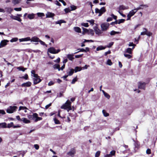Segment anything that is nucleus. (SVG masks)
Listing matches in <instances>:
<instances>
[{
  "mask_svg": "<svg viewBox=\"0 0 157 157\" xmlns=\"http://www.w3.org/2000/svg\"><path fill=\"white\" fill-rule=\"evenodd\" d=\"M78 50H79V51H78L77 52H75L74 54H76L77 53L80 52H84V51H85V49H83V48H81V49H78Z\"/></svg>",
  "mask_w": 157,
  "mask_h": 157,
  "instance_id": "obj_52",
  "label": "nucleus"
},
{
  "mask_svg": "<svg viewBox=\"0 0 157 157\" xmlns=\"http://www.w3.org/2000/svg\"><path fill=\"white\" fill-rule=\"evenodd\" d=\"M111 53V51L110 50H109L108 51L106 52L105 53L104 55L105 56H107L108 54Z\"/></svg>",
  "mask_w": 157,
  "mask_h": 157,
  "instance_id": "obj_63",
  "label": "nucleus"
},
{
  "mask_svg": "<svg viewBox=\"0 0 157 157\" xmlns=\"http://www.w3.org/2000/svg\"><path fill=\"white\" fill-rule=\"evenodd\" d=\"M35 14L32 13L31 14H29L28 15L27 17L29 19L31 20L34 19V18Z\"/></svg>",
  "mask_w": 157,
  "mask_h": 157,
  "instance_id": "obj_20",
  "label": "nucleus"
},
{
  "mask_svg": "<svg viewBox=\"0 0 157 157\" xmlns=\"http://www.w3.org/2000/svg\"><path fill=\"white\" fill-rule=\"evenodd\" d=\"M111 16L112 17H113L114 19L116 20V21H115L112 22L111 23V25L117 24H118L117 21L116 20L117 18V16L114 15L113 14H111Z\"/></svg>",
  "mask_w": 157,
  "mask_h": 157,
  "instance_id": "obj_13",
  "label": "nucleus"
},
{
  "mask_svg": "<svg viewBox=\"0 0 157 157\" xmlns=\"http://www.w3.org/2000/svg\"><path fill=\"white\" fill-rule=\"evenodd\" d=\"M136 11L134 10V9L133 10H132L131 11H130L128 14L131 16H133L135 13H136Z\"/></svg>",
  "mask_w": 157,
  "mask_h": 157,
  "instance_id": "obj_28",
  "label": "nucleus"
},
{
  "mask_svg": "<svg viewBox=\"0 0 157 157\" xmlns=\"http://www.w3.org/2000/svg\"><path fill=\"white\" fill-rule=\"evenodd\" d=\"M113 42H111L108 45L105 46V47H106V48H110L113 45Z\"/></svg>",
  "mask_w": 157,
  "mask_h": 157,
  "instance_id": "obj_39",
  "label": "nucleus"
},
{
  "mask_svg": "<svg viewBox=\"0 0 157 157\" xmlns=\"http://www.w3.org/2000/svg\"><path fill=\"white\" fill-rule=\"evenodd\" d=\"M64 10L65 12L66 13H68L70 12L71 11V10L69 8H66L64 9Z\"/></svg>",
  "mask_w": 157,
  "mask_h": 157,
  "instance_id": "obj_45",
  "label": "nucleus"
},
{
  "mask_svg": "<svg viewBox=\"0 0 157 157\" xmlns=\"http://www.w3.org/2000/svg\"><path fill=\"white\" fill-rule=\"evenodd\" d=\"M21 78L25 79H28V77L27 74H26L24 76H22L21 77Z\"/></svg>",
  "mask_w": 157,
  "mask_h": 157,
  "instance_id": "obj_56",
  "label": "nucleus"
},
{
  "mask_svg": "<svg viewBox=\"0 0 157 157\" xmlns=\"http://www.w3.org/2000/svg\"><path fill=\"white\" fill-rule=\"evenodd\" d=\"M71 102L69 100H67L66 102L61 107V108L67 110L68 112L72 109L71 107Z\"/></svg>",
  "mask_w": 157,
  "mask_h": 157,
  "instance_id": "obj_1",
  "label": "nucleus"
},
{
  "mask_svg": "<svg viewBox=\"0 0 157 157\" xmlns=\"http://www.w3.org/2000/svg\"><path fill=\"white\" fill-rule=\"evenodd\" d=\"M60 51V50L58 49L56 50L55 48L53 47H50L48 49V52L52 54H55L58 53Z\"/></svg>",
  "mask_w": 157,
  "mask_h": 157,
  "instance_id": "obj_4",
  "label": "nucleus"
},
{
  "mask_svg": "<svg viewBox=\"0 0 157 157\" xmlns=\"http://www.w3.org/2000/svg\"><path fill=\"white\" fill-rule=\"evenodd\" d=\"M54 67L55 69H58L59 71L60 70V66L59 64H55L54 66Z\"/></svg>",
  "mask_w": 157,
  "mask_h": 157,
  "instance_id": "obj_34",
  "label": "nucleus"
},
{
  "mask_svg": "<svg viewBox=\"0 0 157 157\" xmlns=\"http://www.w3.org/2000/svg\"><path fill=\"white\" fill-rule=\"evenodd\" d=\"M7 128L6 124V123L4 122L0 123V128Z\"/></svg>",
  "mask_w": 157,
  "mask_h": 157,
  "instance_id": "obj_27",
  "label": "nucleus"
},
{
  "mask_svg": "<svg viewBox=\"0 0 157 157\" xmlns=\"http://www.w3.org/2000/svg\"><path fill=\"white\" fill-rule=\"evenodd\" d=\"M109 24L107 23H105L102 24L101 25V27L102 31H104L106 30L109 28Z\"/></svg>",
  "mask_w": 157,
  "mask_h": 157,
  "instance_id": "obj_5",
  "label": "nucleus"
},
{
  "mask_svg": "<svg viewBox=\"0 0 157 157\" xmlns=\"http://www.w3.org/2000/svg\"><path fill=\"white\" fill-rule=\"evenodd\" d=\"M46 17L47 18L52 17L55 16V14L53 13L48 12L46 14Z\"/></svg>",
  "mask_w": 157,
  "mask_h": 157,
  "instance_id": "obj_16",
  "label": "nucleus"
},
{
  "mask_svg": "<svg viewBox=\"0 0 157 157\" xmlns=\"http://www.w3.org/2000/svg\"><path fill=\"white\" fill-rule=\"evenodd\" d=\"M119 32H116L114 31H112L110 32V34L111 36L114 35L116 34H119Z\"/></svg>",
  "mask_w": 157,
  "mask_h": 157,
  "instance_id": "obj_31",
  "label": "nucleus"
},
{
  "mask_svg": "<svg viewBox=\"0 0 157 157\" xmlns=\"http://www.w3.org/2000/svg\"><path fill=\"white\" fill-rule=\"evenodd\" d=\"M17 107L15 106H10L6 109V112L9 113H12L15 112Z\"/></svg>",
  "mask_w": 157,
  "mask_h": 157,
  "instance_id": "obj_3",
  "label": "nucleus"
},
{
  "mask_svg": "<svg viewBox=\"0 0 157 157\" xmlns=\"http://www.w3.org/2000/svg\"><path fill=\"white\" fill-rule=\"evenodd\" d=\"M0 114H6V113L4 110H0Z\"/></svg>",
  "mask_w": 157,
  "mask_h": 157,
  "instance_id": "obj_64",
  "label": "nucleus"
},
{
  "mask_svg": "<svg viewBox=\"0 0 157 157\" xmlns=\"http://www.w3.org/2000/svg\"><path fill=\"white\" fill-rule=\"evenodd\" d=\"M14 10L16 11H21L22 9L21 7L15 8L14 9Z\"/></svg>",
  "mask_w": 157,
  "mask_h": 157,
  "instance_id": "obj_55",
  "label": "nucleus"
},
{
  "mask_svg": "<svg viewBox=\"0 0 157 157\" xmlns=\"http://www.w3.org/2000/svg\"><path fill=\"white\" fill-rule=\"evenodd\" d=\"M81 25H82L86 27H87L89 26V25L87 23H82L81 24Z\"/></svg>",
  "mask_w": 157,
  "mask_h": 157,
  "instance_id": "obj_48",
  "label": "nucleus"
},
{
  "mask_svg": "<svg viewBox=\"0 0 157 157\" xmlns=\"http://www.w3.org/2000/svg\"><path fill=\"white\" fill-rule=\"evenodd\" d=\"M134 48V47H133L132 49L128 48L126 49L125 52L128 53L129 54H132V49H133Z\"/></svg>",
  "mask_w": 157,
  "mask_h": 157,
  "instance_id": "obj_18",
  "label": "nucleus"
},
{
  "mask_svg": "<svg viewBox=\"0 0 157 157\" xmlns=\"http://www.w3.org/2000/svg\"><path fill=\"white\" fill-rule=\"evenodd\" d=\"M102 112L104 116L105 117H108L109 115V114L107 113L105 110H103Z\"/></svg>",
  "mask_w": 157,
  "mask_h": 157,
  "instance_id": "obj_32",
  "label": "nucleus"
},
{
  "mask_svg": "<svg viewBox=\"0 0 157 157\" xmlns=\"http://www.w3.org/2000/svg\"><path fill=\"white\" fill-rule=\"evenodd\" d=\"M27 108L25 106H20L19 108V109H18V111H20L21 110H24V109H27Z\"/></svg>",
  "mask_w": 157,
  "mask_h": 157,
  "instance_id": "obj_40",
  "label": "nucleus"
},
{
  "mask_svg": "<svg viewBox=\"0 0 157 157\" xmlns=\"http://www.w3.org/2000/svg\"><path fill=\"white\" fill-rule=\"evenodd\" d=\"M74 70L73 69L69 68L67 72V73L68 76H71L73 75L74 73Z\"/></svg>",
  "mask_w": 157,
  "mask_h": 157,
  "instance_id": "obj_10",
  "label": "nucleus"
},
{
  "mask_svg": "<svg viewBox=\"0 0 157 157\" xmlns=\"http://www.w3.org/2000/svg\"><path fill=\"white\" fill-rule=\"evenodd\" d=\"M141 7H147V5H141L139 7H137L136 8H135L134 9V10L136 11V12L137 11V10L142 9V8Z\"/></svg>",
  "mask_w": 157,
  "mask_h": 157,
  "instance_id": "obj_19",
  "label": "nucleus"
},
{
  "mask_svg": "<svg viewBox=\"0 0 157 157\" xmlns=\"http://www.w3.org/2000/svg\"><path fill=\"white\" fill-rule=\"evenodd\" d=\"M31 83L30 82H28L25 83H24L22 84L21 85L22 87H29L31 86Z\"/></svg>",
  "mask_w": 157,
  "mask_h": 157,
  "instance_id": "obj_12",
  "label": "nucleus"
},
{
  "mask_svg": "<svg viewBox=\"0 0 157 157\" xmlns=\"http://www.w3.org/2000/svg\"><path fill=\"white\" fill-rule=\"evenodd\" d=\"M152 34V33L149 31H148L146 29V35L148 36H151Z\"/></svg>",
  "mask_w": 157,
  "mask_h": 157,
  "instance_id": "obj_35",
  "label": "nucleus"
},
{
  "mask_svg": "<svg viewBox=\"0 0 157 157\" xmlns=\"http://www.w3.org/2000/svg\"><path fill=\"white\" fill-rule=\"evenodd\" d=\"M38 42H39L41 45H45L47 46V45L45 44V43L40 40H39Z\"/></svg>",
  "mask_w": 157,
  "mask_h": 157,
  "instance_id": "obj_54",
  "label": "nucleus"
},
{
  "mask_svg": "<svg viewBox=\"0 0 157 157\" xmlns=\"http://www.w3.org/2000/svg\"><path fill=\"white\" fill-rule=\"evenodd\" d=\"M37 14L38 16L39 17H42L45 16L44 13H38Z\"/></svg>",
  "mask_w": 157,
  "mask_h": 157,
  "instance_id": "obj_33",
  "label": "nucleus"
},
{
  "mask_svg": "<svg viewBox=\"0 0 157 157\" xmlns=\"http://www.w3.org/2000/svg\"><path fill=\"white\" fill-rule=\"evenodd\" d=\"M106 48V47H104L102 45H100L98 47L96 48V50L98 51L102 50L105 49Z\"/></svg>",
  "mask_w": 157,
  "mask_h": 157,
  "instance_id": "obj_21",
  "label": "nucleus"
},
{
  "mask_svg": "<svg viewBox=\"0 0 157 157\" xmlns=\"http://www.w3.org/2000/svg\"><path fill=\"white\" fill-rule=\"evenodd\" d=\"M9 41L6 40H2L0 44V48L4 47L7 44V43Z\"/></svg>",
  "mask_w": 157,
  "mask_h": 157,
  "instance_id": "obj_7",
  "label": "nucleus"
},
{
  "mask_svg": "<svg viewBox=\"0 0 157 157\" xmlns=\"http://www.w3.org/2000/svg\"><path fill=\"white\" fill-rule=\"evenodd\" d=\"M5 9L6 12L9 13H10L13 11V9L11 7H6L5 8Z\"/></svg>",
  "mask_w": 157,
  "mask_h": 157,
  "instance_id": "obj_17",
  "label": "nucleus"
},
{
  "mask_svg": "<svg viewBox=\"0 0 157 157\" xmlns=\"http://www.w3.org/2000/svg\"><path fill=\"white\" fill-rule=\"evenodd\" d=\"M129 7L128 6H126L123 5H120L118 8L119 10H127L128 9Z\"/></svg>",
  "mask_w": 157,
  "mask_h": 157,
  "instance_id": "obj_15",
  "label": "nucleus"
},
{
  "mask_svg": "<svg viewBox=\"0 0 157 157\" xmlns=\"http://www.w3.org/2000/svg\"><path fill=\"white\" fill-rule=\"evenodd\" d=\"M105 96L108 99H109L110 98V96L107 93H105L104 94Z\"/></svg>",
  "mask_w": 157,
  "mask_h": 157,
  "instance_id": "obj_49",
  "label": "nucleus"
},
{
  "mask_svg": "<svg viewBox=\"0 0 157 157\" xmlns=\"http://www.w3.org/2000/svg\"><path fill=\"white\" fill-rule=\"evenodd\" d=\"M82 69L81 67H75L74 71L75 72H77L78 71H80Z\"/></svg>",
  "mask_w": 157,
  "mask_h": 157,
  "instance_id": "obj_23",
  "label": "nucleus"
},
{
  "mask_svg": "<svg viewBox=\"0 0 157 157\" xmlns=\"http://www.w3.org/2000/svg\"><path fill=\"white\" fill-rule=\"evenodd\" d=\"M31 38L30 37H28L26 38H24L25 41H28L30 40Z\"/></svg>",
  "mask_w": 157,
  "mask_h": 157,
  "instance_id": "obj_60",
  "label": "nucleus"
},
{
  "mask_svg": "<svg viewBox=\"0 0 157 157\" xmlns=\"http://www.w3.org/2000/svg\"><path fill=\"white\" fill-rule=\"evenodd\" d=\"M125 20L124 19H121L119 20L118 22L117 21V23L118 24H120L121 23H123L124 21Z\"/></svg>",
  "mask_w": 157,
  "mask_h": 157,
  "instance_id": "obj_51",
  "label": "nucleus"
},
{
  "mask_svg": "<svg viewBox=\"0 0 157 157\" xmlns=\"http://www.w3.org/2000/svg\"><path fill=\"white\" fill-rule=\"evenodd\" d=\"M94 20L93 19L87 21L89 22L90 23V24L92 25H93L94 24Z\"/></svg>",
  "mask_w": 157,
  "mask_h": 157,
  "instance_id": "obj_42",
  "label": "nucleus"
},
{
  "mask_svg": "<svg viewBox=\"0 0 157 157\" xmlns=\"http://www.w3.org/2000/svg\"><path fill=\"white\" fill-rule=\"evenodd\" d=\"M74 29L76 32L78 33H81V29L78 27H74Z\"/></svg>",
  "mask_w": 157,
  "mask_h": 157,
  "instance_id": "obj_25",
  "label": "nucleus"
},
{
  "mask_svg": "<svg viewBox=\"0 0 157 157\" xmlns=\"http://www.w3.org/2000/svg\"><path fill=\"white\" fill-rule=\"evenodd\" d=\"M75 153V151L74 148L71 149L70 151L67 152V154L71 157L74 156Z\"/></svg>",
  "mask_w": 157,
  "mask_h": 157,
  "instance_id": "obj_8",
  "label": "nucleus"
},
{
  "mask_svg": "<svg viewBox=\"0 0 157 157\" xmlns=\"http://www.w3.org/2000/svg\"><path fill=\"white\" fill-rule=\"evenodd\" d=\"M66 22L63 20H60L59 21H57L55 22V23L56 24H59V25H61V24L62 23H65Z\"/></svg>",
  "mask_w": 157,
  "mask_h": 157,
  "instance_id": "obj_24",
  "label": "nucleus"
},
{
  "mask_svg": "<svg viewBox=\"0 0 157 157\" xmlns=\"http://www.w3.org/2000/svg\"><path fill=\"white\" fill-rule=\"evenodd\" d=\"M100 154V152L99 151H98L96 152L95 154V157H98Z\"/></svg>",
  "mask_w": 157,
  "mask_h": 157,
  "instance_id": "obj_57",
  "label": "nucleus"
},
{
  "mask_svg": "<svg viewBox=\"0 0 157 157\" xmlns=\"http://www.w3.org/2000/svg\"><path fill=\"white\" fill-rule=\"evenodd\" d=\"M124 56L128 59H130L132 57V56L129 54H126L124 53Z\"/></svg>",
  "mask_w": 157,
  "mask_h": 157,
  "instance_id": "obj_37",
  "label": "nucleus"
},
{
  "mask_svg": "<svg viewBox=\"0 0 157 157\" xmlns=\"http://www.w3.org/2000/svg\"><path fill=\"white\" fill-rule=\"evenodd\" d=\"M34 147L35 148L36 150H38L39 149V146L37 144H34Z\"/></svg>",
  "mask_w": 157,
  "mask_h": 157,
  "instance_id": "obj_59",
  "label": "nucleus"
},
{
  "mask_svg": "<svg viewBox=\"0 0 157 157\" xmlns=\"http://www.w3.org/2000/svg\"><path fill=\"white\" fill-rule=\"evenodd\" d=\"M13 122H11L10 123H9L8 124L7 126V128H10L12 127H13Z\"/></svg>",
  "mask_w": 157,
  "mask_h": 157,
  "instance_id": "obj_43",
  "label": "nucleus"
},
{
  "mask_svg": "<svg viewBox=\"0 0 157 157\" xmlns=\"http://www.w3.org/2000/svg\"><path fill=\"white\" fill-rule=\"evenodd\" d=\"M143 32L141 33L140 35H146V29L145 28H144L143 29Z\"/></svg>",
  "mask_w": 157,
  "mask_h": 157,
  "instance_id": "obj_36",
  "label": "nucleus"
},
{
  "mask_svg": "<svg viewBox=\"0 0 157 157\" xmlns=\"http://www.w3.org/2000/svg\"><path fill=\"white\" fill-rule=\"evenodd\" d=\"M146 153L147 154H150L151 153V150L150 149H147L146 150Z\"/></svg>",
  "mask_w": 157,
  "mask_h": 157,
  "instance_id": "obj_58",
  "label": "nucleus"
},
{
  "mask_svg": "<svg viewBox=\"0 0 157 157\" xmlns=\"http://www.w3.org/2000/svg\"><path fill=\"white\" fill-rule=\"evenodd\" d=\"M73 56V55L71 54H68L67 55V57L70 60H72L74 59Z\"/></svg>",
  "mask_w": 157,
  "mask_h": 157,
  "instance_id": "obj_29",
  "label": "nucleus"
},
{
  "mask_svg": "<svg viewBox=\"0 0 157 157\" xmlns=\"http://www.w3.org/2000/svg\"><path fill=\"white\" fill-rule=\"evenodd\" d=\"M21 121H23V122L25 123H29L30 122V121L29 120L27 119L26 118L24 117L21 119Z\"/></svg>",
  "mask_w": 157,
  "mask_h": 157,
  "instance_id": "obj_26",
  "label": "nucleus"
},
{
  "mask_svg": "<svg viewBox=\"0 0 157 157\" xmlns=\"http://www.w3.org/2000/svg\"><path fill=\"white\" fill-rule=\"evenodd\" d=\"M54 120L55 123L56 124H59L60 123L59 121L58 120L56 119V118H54Z\"/></svg>",
  "mask_w": 157,
  "mask_h": 157,
  "instance_id": "obj_47",
  "label": "nucleus"
},
{
  "mask_svg": "<svg viewBox=\"0 0 157 157\" xmlns=\"http://www.w3.org/2000/svg\"><path fill=\"white\" fill-rule=\"evenodd\" d=\"M21 0H12V2L13 5H15L20 3Z\"/></svg>",
  "mask_w": 157,
  "mask_h": 157,
  "instance_id": "obj_22",
  "label": "nucleus"
},
{
  "mask_svg": "<svg viewBox=\"0 0 157 157\" xmlns=\"http://www.w3.org/2000/svg\"><path fill=\"white\" fill-rule=\"evenodd\" d=\"M37 117H38V114L37 113H34L33 114V118H36V119Z\"/></svg>",
  "mask_w": 157,
  "mask_h": 157,
  "instance_id": "obj_62",
  "label": "nucleus"
},
{
  "mask_svg": "<svg viewBox=\"0 0 157 157\" xmlns=\"http://www.w3.org/2000/svg\"><path fill=\"white\" fill-rule=\"evenodd\" d=\"M71 9V11L74 10L76 9V7L74 5H71L70 6Z\"/></svg>",
  "mask_w": 157,
  "mask_h": 157,
  "instance_id": "obj_46",
  "label": "nucleus"
},
{
  "mask_svg": "<svg viewBox=\"0 0 157 157\" xmlns=\"http://www.w3.org/2000/svg\"><path fill=\"white\" fill-rule=\"evenodd\" d=\"M77 81V77L74 78L72 80V81L71 82V83L72 84H74L76 81Z\"/></svg>",
  "mask_w": 157,
  "mask_h": 157,
  "instance_id": "obj_53",
  "label": "nucleus"
},
{
  "mask_svg": "<svg viewBox=\"0 0 157 157\" xmlns=\"http://www.w3.org/2000/svg\"><path fill=\"white\" fill-rule=\"evenodd\" d=\"M115 153V151L114 150H113L111 151L110 153V154H109V155H111V157L112 156L114 155Z\"/></svg>",
  "mask_w": 157,
  "mask_h": 157,
  "instance_id": "obj_50",
  "label": "nucleus"
},
{
  "mask_svg": "<svg viewBox=\"0 0 157 157\" xmlns=\"http://www.w3.org/2000/svg\"><path fill=\"white\" fill-rule=\"evenodd\" d=\"M41 81V80L40 78V77L37 78H34L33 79V83L36 84Z\"/></svg>",
  "mask_w": 157,
  "mask_h": 157,
  "instance_id": "obj_11",
  "label": "nucleus"
},
{
  "mask_svg": "<svg viewBox=\"0 0 157 157\" xmlns=\"http://www.w3.org/2000/svg\"><path fill=\"white\" fill-rule=\"evenodd\" d=\"M40 39L39 38L36 36H34L33 37L31 38L30 41L31 42H38L39 41Z\"/></svg>",
  "mask_w": 157,
  "mask_h": 157,
  "instance_id": "obj_9",
  "label": "nucleus"
},
{
  "mask_svg": "<svg viewBox=\"0 0 157 157\" xmlns=\"http://www.w3.org/2000/svg\"><path fill=\"white\" fill-rule=\"evenodd\" d=\"M17 69L19 71H24L25 70L27 69V68H24L22 67H19L17 68Z\"/></svg>",
  "mask_w": 157,
  "mask_h": 157,
  "instance_id": "obj_30",
  "label": "nucleus"
},
{
  "mask_svg": "<svg viewBox=\"0 0 157 157\" xmlns=\"http://www.w3.org/2000/svg\"><path fill=\"white\" fill-rule=\"evenodd\" d=\"M60 61V58H58L56 60H54V62L56 63H59Z\"/></svg>",
  "mask_w": 157,
  "mask_h": 157,
  "instance_id": "obj_61",
  "label": "nucleus"
},
{
  "mask_svg": "<svg viewBox=\"0 0 157 157\" xmlns=\"http://www.w3.org/2000/svg\"><path fill=\"white\" fill-rule=\"evenodd\" d=\"M146 83L145 82H139L138 83V87L139 89L144 90Z\"/></svg>",
  "mask_w": 157,
  "mask_h": 157,
  "instance_id": "obj_6",
  "label": "nucleus"
},
{
  "mask_svg": "<svg viewBox=\"0 0 157 157\" xmlns=\"http://www.w3.org/2000/svg\"><path fill=\"white\" fill-rule=\"evenodd\" d=\"M18 40L17 38H12L11 40H10V41L11 42H16Z\"/></svg>",
  "mask_w": 157,
  "mask_h": 157,
  "instance_id": "obj_41",
  "label": "nucleus"
},
{
  "mask_svg": "<svg viewBox=\"0 0 157 157\" xmlns=\"http://www.w3.org/2000/svg\"><path fill=\"white\" fill-rule=\"evenodd\" d=\"M14 20H17L19 22H21V19L19 17H18L17 16H15Z\"/></svg>",
  "mask_w": 157,
  "mask_h": 157,
  "instance_id": "obj_38",
  "label": "nucleus"
},
{
  "mask_svg": "<svg viewBox=\"0 0 157 157\" xmlns=\"http://www.w3.org/2000/svg\"><path fill=\"white\" fill-rule=\"evenodd\" d=\"M112 64L113 63L112 62L111 60L110 59H108L107 62V64L109 66H111Z\"/></svg>",
  "mask_w": 157,
  "mask_h": 157,
  "instance_id": "obj_44",
  "label": "nucleus"
},
{
  "mask_svg": "<svg viewBox=\"0 0 157 157\" xmlns=\"http://www.w3.org/2000/svg\"><path fill=\"white\" fill-rule=\"evenodd\" d=\"M95 33L96 34L98 35L99 36L101 35V34L102 33V32L101 30L98 29V28H96L95 29Z\"/></svg>",
  "mask_w": 157,
  "mask_h": 157,
  "instance_id": "obj_14",
  "label": "nucleus"
},
{
  "mask_svg": "<svg viewBox=\"0 0 157 157\" xmlns=\"http://www.w3.org/2000/svg\"><path fill=\"white\" fill-rule=\"evenodd\" d=\"M106 11L105 8V7H103L101 8L100 9L98 8L95 9V12L96 13H98V16H101L103 13H105Z\"/></svg>",
  "mask_w": 157,
  "mask_h": 157,
  "instance_id": "obj_2",
  "label": "nucleus"
}]
</instances>
